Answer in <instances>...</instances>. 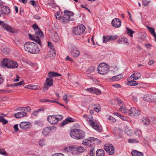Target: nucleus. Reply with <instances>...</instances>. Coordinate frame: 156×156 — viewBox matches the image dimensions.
<instances>
[{
  "label": "nucleus",
  "mask_w": 156,
  "mask_h": 156,
  "mask_svg": "<svg viewBox=\"0 0 156 156\" xmlns=\"http://www.w3.org/2000/svg\"><path fill=\"white\" fill-rule=\"evenodd\" d=\"M24 50L32 54H37L39 52L40 50L37 45L32 42H26L24 45Z\"/></svg>",
  "instance_id": "nucleus-1"
},
{
  "label": "nucleus",
  "mask_w": 156,
  "mask_h": 156,
  "mask_svg": "<svg viewBox=\"0 0 156 156\" xmlns=\"http://www.w3.org/2000/svg\"><path fill=\"white\" fill-rule=\"evenodd\" d=\"M70 135L73 139L76 140H82L84 138L85 133L83 130L75 129L70 131Z\"/></svg>",
  "instance_id": "nucleus-2"
},
{
  "label": "nucleus",
  "mask_w": 156,
  "mask_h": 156,
  "mask_svg": "<svg viewBox=\"0 0 156 156\" xmlns=\"http://www.w3.org/2000/svg\"><path fill=\"white\" fill-rule=\"evenodd\" d=\"M1 66L9 68H15L18 66L17 62L6 58L4 59L1 62Z\"/></svg>",
  "instance_id": "nucleus-3"
},
{
  "label": "nucleus",
  "mask_w": 156,
  "mask_h": 156,
  "mask_svg": "<svg viewBox=\"0 0 156 156\" xmlns=\"http://www.w3.org/2000/svg\"><path fill=\"white\" fill-rule=\"evenodd\" d=\"M83 117L85 118L87 121L89 122L90 125L94 129L98 131L101 132V131L102 130V128L101 126L99 125L96 122V121L94 122L93 121L90 119L87 115H84Z\"/></svg>",
  "instance_id": "nucleus-4"
},
{
  "label": "nucleus",
  "mask_w": 156,
  "mask_h": 156,
  "mask_svg": "<svg viewBox=\"0 0 156 156\" xmlns=\"http://www.w3.org/2000/svg\"><path fill=\"white\" fill-rule=\"evenodd\" d=\"M109 68V66L105 63H101L98 67V73L101 75H105L107 73Z\"/></svg>",
  "instance_id": "nucleus-5"
},
{
  "label": "nucleus",
  "mask_w": 156,
  "mask_h": 156,
  "mask_svg": "<svg viewBox=\"0 0 156 156\" xmlns=\"http://www.w3.org/2000/svg\"><path fill=\"white\" fill-rule=\"evenodd\" d=\"M64 14L62 18L63 22L66 23L69 20L72 21L73 20V16L74 14L73 12L65 10Z\"/></svg>",
  "instance_id": "nucleus-6"
},
{
  "label": "nucleus",
  "mask_w": 156,
  "mask_h": 156,
  "mask_svg": "<svg viewBox=\"0 0 156 156\" xmlns=\"http://www.w3.org/2000/svg\"><path fill=\"white\" fill-rule=\"evenodd\" d=\"M61 117L62 119L63 116L62 115H49L47 117V120L51 124L54 125L57 124L59 118L58 116Z\"/></svg>",
  "instance_id": "nucleus-7"
},
{
  "label": "nucleus",
  "mask_w": 156,
  "mask_h": 156,
  "mask_svg": "<svg viewBox=\"0 0 156 156\" xmlns=\"http://www.w3.org/2000/svg\"><path fill=\"white\" fill-rule=\"evenodd\" d=\"M0 26L3 28L5 30L11 33H15L16 30L15 29L9 25L5 22L0 21Z\"/></svg>",
  "instance_id": "nucleus-8"
},
{
  "label": "nucleus",
  "mask_w": 156,
  "mask_h": 156,
  "mask_svg": "<svg viewBox=\"0 0 156 156\" xmlns=\"http://www.w3.org/2000/svg\"><path fill=\"white\" fill-rule=\"evenodd\" d=\"M53 85V79L52 78L47 77L44 84V87L43 89V92H46L49 88V87Z\"/></svg>",
  "instance_id": "nucleus-9"
},
{
  "label": "nucleus",
  "mask_w": 156,
  "mask_h": 156,
  "mask_svg": "<svg viewBox=\"0 0 156 156\" xmlns=\"http://www.w3.org/2000/svg\"><path fill=\"white\" fill-rule=\"evenodd\" d=\"M85 27L83 25H80L74 28L73 32L76 35L82 34L85 31Z\"/></svg>",
  "instance_id": "nucleus-10"
},
{
  "label": "nucleus",
  "mask_w": 156,
  "mask_h": 156,
  "mask_svg": "<svg viewBox=\"0 0 156 156\" xmlns=\"http://www.w3.org/2000/svg\"><path fill=\"white\" fill-rule=\"evenodd\" d=\"M104 148L109 155H112L115 153V148L112 144H105Z\"/></svg>",
  "instance_id": "nucleus-11"
},
{
  "label": "nucleus",
  "mask_w": 156,
  "mask_h": 156,
  "mask_svg": "<svg viewBox=\"0 0 156 156\" xmlns=\"http://www.w3.org/2000/svg\"><path fill=\"white\" fill-rule=\"evenodd\" d=\"M128 114L131 116H138L140 114V111L134 107H131L128 111Z\"/></svg>",
  "instance_id": "nucleus-12"
},
{
  "label": "nucleus",
  "mask_w": 156,
  "mask_h": 156,
  "mask_svg": "<svg viewBox=\"0 0 156 156\" xmlns=\"http://www.w3.org/2000/svg\"><path fill=\"white\" fill-rule=\"evenodd\" d=\"M118 38L117 36H103V42L104 43H107L108 41H114Z\"/></svg>",
  "instance_id": "nucleus-13"
},
{
  "label": "nucleus",
  "mask_w": 156,
  "mask_h": 156,
  "mask_svg": "<svg viewBox=\"0 0 156 156\" xmlns=\"http://www.w3.org/2000/svg\"><path fill=\"white\" fill-rule=\"evenodd\" d=\"M112 24L114 27L119 28L121 25V21L119 19L115 18L112 20Z\"/></svg>",
  "instance_id": "nucleus-14"
},
{
  "label": "nucleus",
  "mask_w": 156,
  "mask_h": 156,
  "mask_svg": "<svg viewBox=\"0 0 156 156\" xmlns=\"http://www.w3.org/2000/svg\"><path fill=\"white\" fill-rule=\"evenodd\" d=\"M32 27L34 29L35 34L37 35H39L40 37H42L44 35L41 31L39 29L36 23L34 24Z\"/></svg>",
  "instance_id": "nucleus-15"
},
{
  "label": "nucleus",
  "mask_w": 156,
  "mask_h": 156,
  "mask_svg": "<svg viewBox=\"0 0 156 156\" xmlns=\"http://www.w3.org/2000/svg\"><path fill=\"white\" fill-rule=\"evenodd\" d=\"M30 124V122H23L20 124V128L23 129H26L29 128Z\"/></svg>",
  "instance_id": "nucleus-16"
},
{
  "label": "nucleus",
  "mask_w": 156,
  "mask_h": 156,
  "mask_svg": "<svg viewBox=\"0 0 156 156\" xmlns=\"http://www.w3.org/2000/svg\"><path fill=\"white\" fill-rule=\"evenodd\" d=\"M74 121V119H72V118L69 117L68 119H66L65 120H64L60 124V126L61 127H63L66 124L68 123L73 122Z\"/></svg>",
  "instance_id": "nucleus-17"
},
{
  "label": "nucleus",
  "mask_w": 156,
  "mask_h": 156,
  "mask_svg": "<svg viewBox=\"0 0 156 156\" xmlns=\"http://www.w3.org/2000/svg\"><path fill=\"white\" fill-rule=\"evenodd\" d=\"M27 115V113L21 109V112L15 114L14 117L16 118H20Z\"/></svg>",
  "instance_id": "nucleus-18"
},
{
  "label": "nucleus",
  "mask_w": 156,
  "mask_h": 156,
  "mask_svg": "<svg viewBox=\"0 0 156 156\" xmlns=\"http://www.w3.org/2000/svg\"><path fill=\"white\" fill-rule=\"evenodd\" d=\"M51 132V127H47L42 131V134L44 136H47Z\"/></svg>",
  "instance_id": "nucleus-19"
},
{
  "label": "nucleus",
  "mask_w": 156,
  "mask_h": 156,
  "mask_svg": "<svg viewBox=\"0 0 156 156\" xmlns=\"http://www.w3.org/2000/svg\"><path fill=\"white\" fill-rule=\"evenodd\" d=\"M1 12L2 14H8L10 12V9L8 7L2 5L1 7Z\"/></svg>",
  "instance_id": "nucleus-20"
},
{
  "label": "nucleus",
  "mask_w": 156,
  "mask_h": 156,
  "mask_svg": "<svg viewBox=\"0 0 156 156\" xmlns=\"http://www.w3.org/2000/svg\"><path fill=\"white\" fill-rule=\"evenodd\" d=\"M71 55L74 58L77 57L80 54V52L77 49H74L71 52Z\"/></svg>",
  "instance_id": "nucleus-21"
},
{
  "label": "nucleus",
  "mask_w": 156,
  "mask_h": 156,
  "mask_svg": "<svg viewBox=\"0 0 156 156\" xmlns=\"http://www.w3.org/2000/svg\"><path fill=\"white\" fill-rule=\"evenodd\" d=\"M76 149V147L74 146H70L65 147L64 149V151L66 152H73Z\"/></svg>",
  "instance_id": "nucleus-22"
},
{
  "label": "nucleus",
  "mask_w": 156,
  "mask_h": 156,
  "mask_svg": "<svg viewBox=\"0 0 156 156\" xmlns=\"http://www.w3.org/2000/svg\"><path fill=\"white\" fill-rule=\"evenodd\" d=\"M141 75L139 73H133L130 76L129 78L130 79H133L134 80H137L140 78Z\"/></svg>",
  "instance_id": "nucleus-23"
},
{
  "label": "nucleus",
  "mask_w": 156,
  "mask_h": 156,
  "mask_svg": "<svg viewBox=\"0 0 156 156\" xmlns=\"http://www.w3.org/2000/svg\"><path fill=\"white\" fill-rule=\"evenodd\" d=\"M143 99L146 101L151 102H153L155 101V100L151 95H145L143 97Z\"/></svg>",
  "instance_id": "nucleus-24"
},
{
  "label": "nucleus",
  "mask_w": 156,
  "mask_h": 156,
  "mask_svg": "<svg viewBox=\"0 0 156 156\" xmlns=\"http://www.w3.org/2000/svg\"><path fill=\"white\" fill-rule=\"evenodd\" d=\"M48 77L52 78L54 77H57L58 76H61V75L55 72H50L48 74Z\"/></svg>",
  "instance_id": "nucleus-25"
},
{
  "label": "nucleus",
  "mask_w": 156,
  "mask_h": 156,
  "mask_svg": "<svg viewBox=\"0 0 156 156\" xmlns=\"http://www.w3.org/2000/svg\"><path fill=\"white\" fill-rule=\"evenodd\" d=\"M96 156H105L104 151L102 149H98L96 152Z\"/></svg>",
  "instance_id": "nucleus-26"
},
{
  "label": "nucleus",
  "mask_w": 156,
  "mask_h": 156,
  "mask_svg": "<svg viewBox=\"0 0 156 156\" xmlns=\"http://www.w3.org/2000/svg\"><path fill=\"white\" fill-rule=\"evenodd\" d=\"M132 156H143V154L136 150H133L131 152Z\"/></svg>",
  "instance_id": "nucleus-27"
},
{
  "label": "nucleus",
  "mask_w": 156,
  "mask_h": 156,
  "mask_svg": "<svg viewBox=\"0 0 156 156\" xmlns=\"http://www.w3.org/2000/svg\"><path fill=\"white\" fill-rule=\"evenodd\" d=\"M123 75L121 74H119L118 75L112 77L111 78V80H112L118 81L122 79L123 77Z\"/></svg>",
  "instance_id": "nucleus-28"
},
{
  "label": "nucleus",
  "mask_w": 156,
  "mask_h": 156,
  "mask_svg": "<svg viewBox=\"0 0 156 156\" xmlns=\"http://www.w3.org/2000/svg\"><path fill=\"white\" fill-rule=\"evenodd\" d=\"M142 122L145 125H149L150 122L149 119L147 117H144L142 119Z\"/></svg>",
  "instance_id": "nucleus-29"
},
{
  "label": "nucleus",
  "mask_w": 156,
  "mask_h": 156,
  "mask_svg": "<svg viewBox=\"0 0 156 156\" xmlns=\"http://www.w3.org/2000/svg\"><path fill=\"white\" fill-rule=\"evenodd\" d=\"M138 84V83L133 80L129 81L127 83V84L129 86H135L137 85Z\"/></svg>",
  "instance_id": "nucleus-30"
},
{
  "label": "nucleus",
  "mask_w": 156,
  "mask_h": 156,
  "mask_svg": "<svg viewBox=\"0 0 156 156\" xmlns=\"http://www.w3.org/2000/svg\"><path fill=\"white\" fill-rule=\"evenodd\" d=\"M126 29L127 34L130 37H132L133 34L134 33V31L127 27H126Z\"/></svg>",
  "instance_id": "nucleus-31"
},
{
  "label": "nucleus",
  "mask_w": 156,
  "mask_h": 156,
  "mask_svg": "<svg viewBox=\"0 0 156 156\" xmlns=\"http://www.w3.org/2000/svg\"><path fill=\"white\" fill-rule=\"evenodd\" d=\"M87 140L88 143H89L88 145H91L93 144V141H95V140H97V139H95V138H94L93 137H89L87 139Z\"/></svg>",
  "instance_id": "nucleus-32"
},
{
  "label": "nucleus",
  "mask_w": 156,
  "mask_h": 156,
  "mask_svg": "<svg viewBox=\"0 0 156 156\" xmlns=\"http://www.w3.org/2000/svg\"><path fill=\"white\" fill-rule=\"evenodd\" d=\"M120 111L124 113H126L127 112V109L125 108V105L124 104V105H122L120 106Z\"/></svg>",
  "instance_id": "nucleus-33"
},
{
  "label": "nucleus",
  "mask_w": 156,
  "mask_h": 156,
  "mask_svg": "<svg viewBox=\"0 0 156 156\" xmlns=\"http://www.w3.org/2000/svg\"><path fill=\"white\" fill-rule=\"evenodd\" d=\"M59 38L56 32H55L52 37V39L54 41L57 42L58 41Z\"/></svg>",
  "instance_id": "nucleus-34"
},
{
  "label": "nucleus",
  "mask_w": 156,
  "mask_h": 156,
  "mask_svg": "<svg viewBox=\"0 0 156 156\" xmlns=\"http://www.w3.org/2000/svg\"><path fill=\"white\" fill-rule=\"evenodd\" d=\"M147 28L149 32L153 36L156 34L155 32L154 29V28L149 27L148 26H147Z\"/></svg>",
  "instance_id": "nucleus-35"
},
{
  "label": "nucleus",
  "mask_w": 156,
  "mask_h": 156,
  "mask_svg": "<svg viewBox=\"0 0 156 156\" xmlns=\"http://www.w3.org/2000/svg\"><path fill=\"white\" fill-rule=\"evenodd\" d=\"M62 14V12H58L55 14V17L57 20H60Z\"/></svg>",
  "instance_id": "nucleus-36"
},
{
  "label": "nucleus",
  "mask_w": 156,
  "mask_h": 156,
  "mask_svg": "<svg viewBox=\"0 0 156 156\" xmlns=\"http://www.w3.org/2000/svg\"><path fill=\"white\" fill-rule=\"evenodd\" d=\"M94 106H95L94 108V110L96 112H99L101 109V107L99 104H94Z\"/></svg>",
  "instance_id": "nucleus-37"
},
{
  "label": "nucleus",
  "mask_w": 156,
  "mask_h": 156,
  "mask_svg": "<svg viewBox=\"0 0 156 156\" xmlns=\"http://www.w3.org/2000/svg\"><path fill=\"white\" fill-rule=\"evenodd\" d=\"M118 42L119 43H125L127 44L128 43L127 39L125 37L120 38L119 40H118Z\"/></svg>",
  "instance_id": "nucleus-38"
},
{
  "label": "nucleus",
  "mask_w": 156,
  "mask_h": 156,
  "mask_svg": "<svg viewBox=\"0 0 156 156\" xmlns=\"http://www.w3.org/2000/svg\"><path fill=\"white\" fill-rule=\"evenodd\" d=\"M9 48L6 47L3 48L2 49V52L5 55H7L9 53Z\"/></svg>",
  "instance_id": "nucleus-39"
},
{
  "label": "nucleus",
  "mask_w": 156,
  "mask_h": 156,
  "mask_svg": "<svg viewBox=\"0 0 156 156\" xmlns=\"http://www.w3.org/2000/svg\"><path fill=\"white\" fill-rule=\"evenodd\" d=\"M93 93L96 94V95H99L101 94V91L98 88L94 87Z\"/></svg>",
  "instance_id": "nucleus-40"
},
{
  "label": "nucleus",
  "mask_w": 156,
  "mask_h": 156,
  "mask_svg": "<svg viewBox=\"0 0 156 156\" xmlns=\"http://www.w3.org/2000/svg\"><path fill=\"white\" fill-rule=\"evenodd\" d=\"M40 37L39 35H36V38L37 39L33 40V41L41 45V42L40 40Z\"/></svg>",
  "instance_id": "nucleus-41"
},
{
  "label": "nucleus",
  "mask_w": 156,
  "mask_h": 156,
  "mask_svg": "<svg viewBox=\"0 0 156 156\" xmlns=\"http://www.w3.org/2000/svg\"><path fill=\"white\" fill-rule=\"evenodd\" d=\"M50 52L49 54V57L51 58H53L56 55L55 52L54 51V49L51 50V51Z\"/></svg>",
  "instance_id": "nucleus-42"
},
{
  "label": "nucleus",
  "mask_w": 156,
  "mask_h": 156,
  "mask_svg": "<svg viewBox=\"0 0 156 156\" xmlns=\"http://www.w3.org/2000/svg\"><path fill=\"white\" fill-rule=\"evenodd\" d=\"M0 122H2L3 124H6L8 122V121L1 116H0Z\"/></svg>",
  "instance_id": "nucleus-43"
},
{
  "label": "nucleus",
  "mask_w": 156,
  "mask_h": 156,
  "mask_svg": "<svg viewBox=\"0 0 156 156\" xmlns=\"http://www.w3.org/2000/svg\"><path fill=\"white\" fill-rule=\"evenodd\" d=\"M124 132L126 133L128 135H130L131 134V131L127 127H126L125 128Z\"/></svg>",
  "instance_id": "nucleus-44"
},
{
  "label": "nucleus",
  "mask_w": 156,
  "mask_h": 156,
  "mask_svg": "<svg viewBox=\"0 0 156 156\" xmlns=\"http://www.w3.org/2000/svg\"><path fill=\"white\" fill-rule=\"evenodd\" d=\"M94 67L93 66L90 67L87 70V72L88 73H90L94 72Z\"/></svg>",
  "instance_id": "nucleus-45"
},
{
  "label": "nucleus",
  "mask_w": 156,
  "mask_h": 156,
  "mask_svg": "<svg viewBox=\"0 0 156 156\" xmlns=\"http://www.w3.org/2000/svg\"><path fill=\"white\" fill-rule=\"evenodd\" d=\"M0 154L4 156H6L8 155L5 150L2 148H0Z\"/></svg>",
  "instance_id": "nucleus-46"
},
{
  "label": "nucleus",
  "mask_w": 156,
  "mask_h": 156,
  "mask_svg": "<svg viewBox=\"0 0 156 156\" xmlns=\"http://www.w3.org/2000/svg\"><path fill=\"white\" fill-rule=\"evenodd\" d=\"M116 100L118 102V104L119 105L121 106L122 105H124V103L122 100L120 98H116Z\"/></svg>",
  "instance_id": "nucleus-47"
},
{
  "label": "nucleus",
  "mask_w": 156,
  "mask_h": 156,
  "mask_svg": "<svg viewBox=\"0 0 156 156\" xmlns=\"http://www.w3.org/2000/svg\"><path fill=\"white\" fill-rule=\"evenodd\" d=\"M48 46L50 48V51H51V50L54 49V46L51 43L48 41Z\"/></svg>",
  "instance_id": "nucleus-48"
},
{
  "label": "nucleus",
  "mask_w": 156,
  "mask_h": 156,
  "mask_svg": "<svg viewBox=\"0 0 156 156\" xmlns=\"http://www.w3.org/2000/svg\"><path fill=\"white\" fill-rule=\"evenodd\" d=\"M76 150L77 152H78L79 153H81L84 151V149L83 147H80L77 148H76Z\"/></svg>",
  "instance_id": "nucleus-49"
},
{
  "label": "nucleus",
  "mask_w": 156,
  "mask_h": 156,
  "mask_svg": "<svg viewBox=\"0 0 156 156\" xmlns=\"http://www.w3.org/2000/svg\"><path fill=\"white\" fill-rule=\"evenodd\" d=\"M95 151L94 150V147H91L90 149L89 154L90 156H94Z\"/></svg>",
  "instance_id": "nucleus-50"
},
{
  "label": "nucleus",
  "mask_w": 156,
  "mask_h": 156,
  "mask_svg": "<svg viewBox=\"0 0 156 156\" xmlns=\"http://www.w3.org/2000/svg\"><path fill=\"white\" fill-rule=\"evenodd\" d=\"M45 139H41L39 141V144L40 146H41L45 145L44 143Z\"/></svg>",
  "instance_id": "nucleus-51"
},
{
  "label": "nucleus",
  "mask_w": 156,
  "mask_h": 156,
  "mask_svg": "<svg viewBox=\"0 0 156 156\" xmlns=\"http://www.w3.org/2000/svg\"><path fill=\"white\" fill-rule=\"evenodd\" d=\"M128 142L129 143H137L139 142L137 140L132 139H129L128 140Z\"/></svg>",
  "instance_id": "nucleus-52"
},
{
  "label": "nucleus",
  "mask_w": 156,
  "mask_h": 156,
  "mask_svg": "<svg viewBox=\"0 0 156 156\" xmlns=\"http://www.w3.org/2000/svg\"><path fill=\"white\" fill-rule=\"evenodd\" d=\"M20 108H21L22 110H23V111L25 112V110H26L27 111H30L31 110V108L30 107L27 106L25 107H19Z\"/></svg>",
  "instance_id": "nucleus-53"
},
{
  "label": "nucleus",
  "mask_w": 156,
  "mask_h": 156,
  "mask_svg": "<svg viewBox=\"0 0 156 156\" xmlns=\"http://www.w3.org/2000/svg\"><path fill=\"white\" fill-rule=\"evenodd\" d=\"M142 2L143 5L144 6H146L148 5V4L150 2V1H147L146 0H143Z\"/></svg>",
  "instance_id": "nucleus-54"
},
{
  "label": "nucleus",
  "mask_w": 156,
  "mask_h": 156,
  "mask_svg": "<svg viewBox=\"0 0 156 156\" xmlns=\"http://www.w3.org/2000/svg\"><path fill=\"white\" fill-rule=\"evenodd\" d=\"M88 141H87V139H85L83 140L82 144L85 146L88 145L89 143H88Z\"/></svg>",
  "instance_id": "nucleus-55"
},
{
  "label": "nucleus",
  "mask_w": 156,
  "mask_h": 156,
  "mask_svg": "<svg viewBox=\"0 0 156 156\" xmlns=\"http://www.w3.org/2000/svg\"><path fill=\"white\" fill-rule=\"evenodd\" d=\"M29 38L33 41V40L35 39L34 38H36V36H33L31 34H29Z\"/></svg>",
  "instance_id": "nucleus-56"
},
{
  "label": "nucleus",
  "mask_w": 156,
  "mask_h": 156,
  "mask_svg": "<svg viewBox=\"0 0 156 156\" xmlns=\"http://www.w3.org/2000/svg\"><path fill=\"white\" fill-rule=\"evenodd\" d=\"M66 60L69 61L71 62H73V59L69 56H67L66 58Z\"/></svg>",
  "instance_id": "nucleus-57"
},
{
  "label": "nucleus",
  "mask_w": 156,
  "mask_h": 156,
  "mask_svg": "<svg viewBox=\"0 0 156 156\" xmlns=\"http://www.w3.org/2000/svg\"><path fill=\"white\" fill-rule=\"evenodd\" d=\"M95 139H97L98 140H95V141H93V144H94L95 143H96L97 144H98L100 143L101 142V141L100 140H99L97 138H95Z\"/></svg>",
  "instance_id": "nucleus-58"
},
{
  "label": "nucleus",
  "mask_w": 156,
  "mask_h": 156,
  "mask_svg": "<svg viewBox=\"0 0 156 156\" xmlns=\"http://www.w3.org/2000/svg\"><path fill=\"white\" fill-rule=\"evenodd\" d=\"M108 119L111 120V122H116V119L112 116H110L108 118Z\"/></svg>",
  "instance_id": "nucleus-59"
},
{
  "label": "nucleus",
  "mask_w": 156,
  "mask_h": 156,
  "mask_svg": "<svg viewBox=\"0 0 156 156\" xmlns=\"http://www.w3.org/2000/svg\"><path fill=\"white\" fill-rule=\"evenodd\" d=\"M14 128L15 132H16L18 131L19 130V129L18 128V125L17 124H16L14 126Z\"/></svg>",
  "instance_id": "nucleus-60"
},
{
  "label": "nucleus",
  "mask_w": 156,
  "mask_h": 156,
  "mask_svg": "<svg viewBox=\"0 0 156 156\" xmlns=\"http://www.w3.org/2000/svg\"><path fill=\"white\" fill-rule=\"evenodd\" d=\"M52 156H64V155L61 153H56L53 154Z\"/></svg>",
  "instance_id": "nucleus-61"
},
{
  "label": "nucleus",
  "mask_w": 156,
  "mask_h": 156,
  "mask_svg": "<svg viewBox=\"0 0 156 156\" xmlns=\"http://www.w3.org/2000/svg\"><path fill=\"white\" fill-rule=\"evenodd\" d=\"M94 90V88L91 87L90 88H87L86 89V90L87 91H89L90 92H92V93H93Z\"/></svg>",
  "instance_id": "nucleus-62"
},
{
  "label": "nucleus",
  "mask_w": 156,
  "mask_h": 156,
  "mask_svg": "<svg viewBox=\"0 0 156 156\" xmlns=\"http://www.w3.org/2000/svg\"><path fill=\"white\" fill-rule=\"evenodd\" d=\"M29 2L33 6H35L36 5V3L34 0H31Z\"/></svg>",
  "instance_id": "nucleus-63"
},
{
  "label": "nucleus",
  "mask_w": 156,
  "mask_h": 156,
  "mask_svg": "<svg viewBox=\"0 0 156 156\" xmlns=\"http://www.w3.org/2000/svg\"><path fill=\"white\" fill-rule=\"evenodd\" d=\"M63 99L65 101H66L67 102L68 101H67V95L66 94H65L64 95L63 97Z\"/></svg>",
  "instance_id": "nucleus-64"
}]
</instances>
